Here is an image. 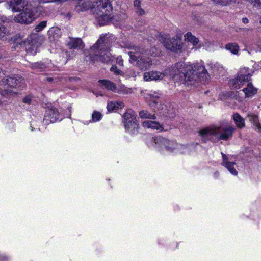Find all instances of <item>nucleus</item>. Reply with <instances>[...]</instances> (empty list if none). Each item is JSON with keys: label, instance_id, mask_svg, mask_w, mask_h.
Masks as SVG:
<instances>
[{"label": "nucleus", "instance_id": "obj_30", "mask_svg": "<svg viewBox=\"0 0 261 261\" xmlns=\"http://www.w3.org/2000/svg\"><path fill=\"white\" fill-rule=\"evenodd\" d=\"M47 65L42 62L32 63L31 65V67L32 69L39 71L44 70L45 68H47Z\"/></svg>", "mask_w": 261, "mask_h": 261}, {"label": "nucleus", "instance_id": "obj_28", "mask_svg": "<svg viewBox=\"0 0 261 261\" xmlns=\"http://www.w3.org/2000/svg\"><path fill=\"white\" fill-rule=\"evenodd\" d=\"M139 117L142 119L155 120L156 118L155 114H151L147 110H142L139 112Z\"/></svg>", "mask_w": 261, "mask_h": 261}, {"label": "nucleus", "instance_id": "obj_5", "mask_svg": "<svg viewBox=\"0 0 261 261\" xmlns=\"http://www.w3.org/2000/svg\"><path fill=\"white\" fill-rule=\"evenodd\" d=\"M113 0H99L95 9L96 18L100 25L106 24L112 19Z\"/></svg>", "mask_w": 261, "mask_h": 261}, {"label": "nucleus", "instance_id": "obj_2", "mask_svg": "<svg viewBox=\"0 0 261 261\" xmlns=\"http://www.w3.org/2000/svg\"><path fill=\"white\" fill-rule=\"evenodd\" d=\"M126 47L130 50L128 52L130 63L135 64L142 70L148 69L152 64L151 59L146 58L144 55L156 56L160 53L155 47L151 48L148 54L145 53L143 48L137 46L129 45Z\"/></svg>", "mask_w": 261, "mask_h": 261}, {"label": "nucleus", "instance_id": "obj_31", "mask_svg": "<svg viewBox=\"0 0 261 261\" xmlns=\"http://www.w3.org/2000/svg\"><path fill=\"white\" fill-rule=\"evenodd\" d=\"M115 92L119 94H129L132 92L131 88H129L123 85H119Z\"/></svg>", "mask_w": 261, "mask_h": 261}, {"label": "nucleus", "instance_id": "obj_24", "mask_svg": "<svg viewBox=\"0 0 261 261\" xmlns=\"http://www.w3.org/2000/svg\"><path fill=\"white\" fill-rule=\"evenodd\" d=\"M134 7L135 12L139 16H143L145 14V10L141 7L140 0H135L134 1Z\"/></svg>", "mask_w": 261, "mask_h": 261}, {"label": "nucleus", "instance_id": "obj_9", "mask_svg": "<svg viewBox=\"0 0 261 261\" xmlns=\"http://www.w3.org/2000/svg\"><path fill=\"white\" fill-rule=\"evenodd\" d=\"M161 35V41L164 46L171 51L181 50L182 46L180 40L174 38H170L168 35Z\"/></svg>", "mask_w": 261, "mask_h": 261}, {"label": "nucleus", "instance_id": "obj_1", "mask_svg": "<svg viewBox=\"0 0 261 261\" xmlns=\"http://www.w3.org/2000/svg\"><path fill=\"white\" fill-rule=\"evenodd\" d=\"M165 77H170L177 82L188 85H193L199 80L205 82L210 79L203 65L199 63L187 64L183 62H178L174 66L166 68L163 72L152 71L143 74V79L146 81H160Z\"/></svg>", "mask_w": 261, "mask_h": 261}, {"label": "nucleus", "instance_id": "obj_33", "mask_svg": "<svg viewBox=\"0 0 261 261\" xmlns=\"http://www.w3.org/2000/svg\"><path fill=\"white\" fill-rule=\"evenodd\" d=\"M102 115L101 114L97 111H93L92 116L91 122H96L100 121L102 119Z\"/></svg>", "mask_w": 261, "mask_h": 261}, {"label": "nucleus", "instance_id": "obj_35", "mask_svg": "<svg viewBox=\"0 0 261 261\" xmlns=\"http://www.w3.org/2000/svg\"><path fill=\"white\" fill-rule=\"evenodd\" d=\"M214 2L221 5L222 6H227L229 5L231 0H212Z\"/></svg>", "mask_w": 261, "mask_h": 261}, {"label": "nucleus", "instance_id": "obj_25", "mask_svg": "<svg viewBox=\"0 0 261 261\" xmlns=\"http://www.w3.org/2000/svg\"><path fill=\"white\" fill-rule=\"evenodd\" d=\"M225 49L233 55H238L240 47L239 45L236 43H229L225 45Z\"/></svg>", "mask_w": 261, "mask_h": 261}, {"label": "nucleus", "instance_id": "obj_15", "mask_svg": "<svg viewBox=\"0 0 261 261\" xmlns=\"http://www.w3.org/2000/svg\"><path fill=\"white\" fill-rule=\"evenodd\" d=\"M223 161L221 163L222 165L225 167L230 173L233 175H237L238 171L235 169L234 166L236 165L234 162H230L228 161V157L223 153H221Z\"/></svg>", "mask_w": 261, "mask_h": 261}, {"label": "nucleus", "instance_id": "obj_39", "mask_svg": "<svg viewBox=\"0 0 261 261\" xmlns=\"http://www.w3.org/2000/svg\"><path fill=\"white\" fill-rule=\"evenodd\" d=\"M46 81L49 83H56L58 81V79L56 77H48Z\"/></svg>", "mask_w": 261, "mask_h": 261}, {"label": "nucleus", "instance_id": "obj_37", "mask_svg": "<svg viewBox=\"0 0 261 261\" xmlns=\"http://www.w3.org/2000/svg\"><path fill=\"white\" fill-rule=\"evenodd\" d=\"M107 108L109 112H112L116 110L115 102L112 101L109 102L107 105Z\"/></svg>", "mask_w": 261, "mask_h": 261}, {"label": "nucleus", "instance_id": "obj_7", "mask_svg": "<svg viewBox=\"0 0 261 261\" xmlns=\"http://www.w3.org/2000/svg\"><path fill=\"white\" fill-rule=\"evenodd\" d=\"M124 127L126 131L131 134L138 132L139 124L138 123L136 115L132 110H128L124 114Z\"/></svg>", "mask_w": 261, "mask_h": 261}, {"label": "nucleus", "instance_id": "obj_22", "mask_svg": "<svg viewBox=\"0 0 261 261\" xmlns=\"http://www.w3.org/2000/svg\"><path fill=\"white\" fill-rule=\"evenodd\" d=\"M233 119L237 127L242 128L245 127L244 119L238 113H234L232 116Z\"/></svg>", "mask_w": 261, "mask_h": 261}, {"label": "nucleus", "instance_id": "obj_32", "mask_svg": "<svg viewBox=\"0 0 261 261\" xmlns=\"http://www.w3.org/2000/svg\"><path fill=\"white\" fill-rule=\"evenodd\" d=\"M10 35L9 31L3 25H0V38L6 39Z\"/></svg>", "mask_w": 261, "mask_h": 261}, {"label": "nucleus", "instance_id": "obj_21", "mask_svg": "<svg viewBox=\"0 0 261 261\" xmlns=\"http://www.w3.org/2000/svg\"><path fill=\"white\" fill-rule=\"evenodd\" d=\"M244 83H245V82L243 80L242 78L239 77L238 74L234 79L230 80L229 83L230 86L234 89L240 88L241 86Z\"/></svg>", "mask_w": 261, "mask_h": 261}, {"label": "nucleus", "instance_id": "obj_41", "mask_svg": "<svg viewBox=\"0 0 261 261\" xmlns=\"http://www.w3.org/2000/svg\"><path fill=\"white\" fill-rule=\"evenodd\" d=\"M254 7L261 9V0H256Z\"/></svg>", "mask_w": 261, "mask_h": 261}, {"label": "nucleus", "instance_id": "obj_20", "mask_svg": "<svg viewBox=\"0 0 261 261\" xmlns=\"http://www.w3.org/2000/svg\"><path fill=\"white\" fill-rule=\"evenodd\" d=\"M100 85L107 90L115 92L116 90V85L108 80H100L99 81Z\"/></svg>", "mask_w": 261, "mask_h": 261}, {"label": "nucleus", "instance_id": "obj_36", "mask_svg": "<svg viewBox=\"0 0 261 261\" xmlns=\"http://www.w3.org/2000/svg\"><path fill=\"white\" fill-rule=\"evenodd\" d=\"M110 71L116 75H123L122 71L119 69L116 65H113L110 68Z\"/></svg>", "mask_w": 261, "mask_h": 261}, {"label": "nucleus", "instance_id": "obj_47", "mask_svg": "<svg viewBox=\"0 0 261 261\" xmlns=\"http://www.w3.org/2000/svg\"><path fill=\"white\" fill-rule=\"evenodd\" d=\"M1 91H3L2 90H1ZM8 95H3L2 94V91H1V93L0 94V97H2V96H7ZM3 103V100L2 99H0V104H2Z\"/></svg>", "mask_w": 261, "mask_h": 261}, {"label": "nucleus", "instance_id": "obj_26", "mask_svg": "<svg viewBox=\"0 0 261 261\" xmlns=\"http://www.w3.org/2000/svg\"><path fill=\"white\" fill-rule=\"evenodd\" d=\"M248 118H249V121L252 123L253 125L256 127V128L258 130H261V124L259 122L258 117L256 115L253 114H248Z\"/></svg>", "mask_w": 261, "mask_h": 261}, {"label": "nucleus", "instance_id": "obj_11", "mask_svg": "<svg viewBox=\"0 0 261 261\" xmlns=\"http://www.w3.org/2000/svg\"><path fill=\"white\" fill-rule=\"evenodd\" d=\"M34 19L33 12L29 9H26L23 12L15 16V21L20 23L29 24Z\"/></svg>", "mask_w": 261, "mask_h": 261}, {"label": "nucleus", "instance_id": "obj_13", "mask_svg": "<svg viewBox=\"0 0 261 261\" xmlns=\"http://www.w3.org/2000/svg\"><path fill=\"white\" fill-rule=\"evenodd\" d=\"M8 8H11L14 12H19L23 10L27 4L25 0H11L6 3Z\"/></svg>", "mask_w": 261, "mask_h": 261}, {"label": "nucleus", "instance_id": "obj_34", "mask_svg": "<svg viewBox=\"0 0 261 261\" xmlns=\"http://www.w3.org/2000/svg\"><path fill=\"white\" fill-rule=\"evenodd\" d=\"M47 25L46 21H42L40 22L38 25L35 27V30L36 32H39L40 31L43 30Z\"/></svg>", "mask_w": 261, "mask_h": 261}, {"label": "nucleus", "instance_id": "obj_16", "mask_svg": "<svg viewBox=\"0 0 261 261\" xmlns=\"http://www.w3.org/2000/svg\"><path fill=\"white\" fill-rule=\"evenodd\" d=\"M142 126L147 128L157 130L160 132L164 130L163 125L159 122L153 120H146L143 122Z\"/></svg>", "mask_w": 261, "mask_h": 261}, {"label": "nucleus", "instance_id": "obj_8", "mask_svg": "<svg viewBox=\"0 0 261 261\" xmlns=\"http://www.w3.org/2000/svg\"><path fill=\"white\" fill-rule=\"evenodd\" d=\"M150 142L152 146L154 147L165 148L167 151L171 152H173L177 146L175 142L160 136L151 138Z\"/></svg>", "mask_w": 261, "mask_h": 261}, {"label": "nucleus", "instance_id": "obj_46", "mask_svg": "<svg viewBox=\"0 0 261 261\" xmlns=\"http://www.w3.org/2000/svg\"><path fill=\"white\" fill-rule=\"evenodd\" d=\"M219 173L218 171H216L214 173L215 178H217L219 177Z\"/></svg>", "mask_w": 261, "mask_h": 261}, {"label": "nucleus", "instance_id": "obj_19", "mask_svg": "<svg viewBox=\"0 0 261 261\" xmlns=\"http://www.w3.org/2000/svg\"><path fill=\"white\" fill-rule=\"evenodd\" d=\"M150 98L149 105L151 108L156 107V104H158V101L163 100L162 99V94L159 92H153L149 94Z\"/></svg>", "mask_w": 261, "mask_h": 261}, {"label": "nucleus", "instance_id": "obj_50", "mask_svg": "<svg viewBox=\"0 0 261 261\" xmlns=\"http://www.w3.org/2000/svg\"><path fill=\"white\" fill-rule=\"evenodd\" d=\"M2 1V0H0V2Z\"/></svg>", "mask_w": 261, "mask_h": 261}, {"label": "nucleus", "instance_id": "obj_17", "mask_svg": "<svg viewBox=\"0 0 261 261\" xmlns=\"http://www.w3.org/2000/svg\"><path fill=\"white\" fill-rule=\"evenodd\" d=\"M48 39L50 41H55L58 40L61 36V31L58 27H53L50 28L47 32Z\"/></svg>", "mask_w": 261, "mask_h": 261}, {"label": "nucleus", "instance_id": "obj_4", "mask_svg": "<svg viewBox=\"0 0 261 261\" xmlns=\"http://www.w3.org/2000/svg\"><path fill=\"white\" fill-rule=\"evenodd\" d=\"M1 89L3 95H9L17 94L19 90H22L25 86L24 80L20 76L16 75L7 77L0 82Z\"/></svg>", "mask_w": 261, "mask_h": 261}, {"label": "nucleus", "instance_id": "obj_18", "mask_svg": "<svg viewBox=\"0 0 261 261\" xmlns=\"http://www.w3.org/2000/svg\"><path fill=\"white\" fill-rule=\"evenodd\" d=\"M253 72V71L252 69L244 67L240 69L238 74L239 75V77L242 78L246 83L250 80Z\"/></svg>", "mask_w": 261, "mask_h": 261}, {"label": "nucleus", "instance_id": "obj_49", "mask_svg": "<svg viewBox=\"0 0 261 261\" xmlns=\"http://www.w3.org/2000/svg\"><path fill=\"white\" fill-rule=\"evenodd\" d=\"M260 21V22L261 23V18H260V21Z\"/></svg>", "mask_w": 261, "mask_h": 261}, {"label": "nucleus", "instance_id": "obj_44", "mask_svg": "<svg viewBox=\"0 0 261 261\" xmlns=\"http://www.w3.org/2000/svg\"><path fill=\"white\" fill-rule=\"evenodd\" d=\"M39 2L43 3L56 2V0H39Z\"/></svg>", "mask_w": 261, "mask_h": 261}, {"label": "nucleus", "instance_id": "obj_6", "mask_svg": "<svg viewBox=\"0 0 261 261\" xmlns=\"http://www.w3.org/2000/svg\"><path fill=\"white\" fill-rule=\"evenodd\" d=\"M116 37L112 35H102L96 43L91 47L92 51H110V48L114 45Z\"/></svg>", "mask_w": 261, "mask_h": 261}, {"label": "nucleus", "instance_id": "obj_29", "mask_svg": "<svg viewBox=\"0 0 261 261\" xmlns=\"http://www.w3.org/2000/svg\"><path fill=\"white\" fill-rule=\"evenodd\" d=\"M185 40L191 42L194 46H196L199 42V39L193 36L191 32H188L185 35Z\"/></svg>", "mask_w": 261, "mask_h": 261}, {"label": "nucleus", "instance_id": "obj_27", "mask_svg": "<svg viewBox=\"0 0 261 261\" xmlns=\"http://www.w3.org/2000/svg\"><path fill=\"white\" fill-rule=\"evenodd\" d=\"M156 107L151 108L154 112L161 111L163 114H168V112L166 111V106L163 103V100L158 101V104L156 105Z\"/></svg>", "mask_w": 261, "mask_h": 261}, {"label": "nucleus", "instance_id": "obj_10", "mask_svg": "<svg viewBox=\"0 0 261 261\" xmlns=\"http://www.w3.org/2000/svg\"><path fill=\"white\" fill-rule=\"evenodd\" d=\"M59 120H61L58 110L55 107L48 108L43 119V122L45 125L55 123Z\"/></svg>", "mask_w": 261, "mask_h": 261}, {"label": "nucleus", "instance_id": "obj_38", "mask_svg": "<svg viewBox=\"0 0 261 261\" xmlns=\"http://www.w3.org/2000/svg\"><path fill=\"white\" fill-rule=\"evenodd\" d=\"M212 69L214 72L219 71L222 70V67L219 63H215L211 66Z\"/></svg>", "mask_w": 261, "mask_h": 261}, {"label": "nucleus", "instance_id": "obj_23", "mask_svg": "<svg viewBox=\"0 0 261 261\" xmlns=\"http://www.w3.org/2000/svg\"><path fill=\"white\" fill-rule=\"evenodd\" d=\"M246 97H249L255 94L257 92V89L253 86L251 83H248L246 88L243 89Z\"/></svg>", "mask_w": 261, "mask_h": 261}, {"label": "nucleus", "instance_id": "obj_43", "mask_svg": "<svg viewBox=\"0 0 261 261\" xmlns=\"http://www.w3.org/2000/svg\"><path fill=\"white\" fill-rule=\"evenodd\" d=\"M32 99L30 96H26L23 98V101L28 104H30L31 103Z\"/></svg>", "mask_w": 261, "mask_h": 261}, {"label": "nucleus", "instance_id": "obj_42", "mask_svg": "<svg viewBox=\"0 0 261 261\" xmlns=\"http://www.w3.org/2000/svg\"><path fill=\"white\" fill-rule=\"evenodd\" d=\"M116 104V109L118 108H122L124 107V103L122 101H115Z\"/></svg>", "mask_w": 261, "mask_h": 261}, {"label": "nucleus", "instance_id": "obj_3", "mask_svg": "<svg viewBox=\"0 0 261 261\" xmlns=\"http://www.w3.org/2000/svg\"><path fill=\"white\" fill-rule=\"evenodd\" d=\"M235 128L230 125H222L220 126H214L202 129L199 134L202 137L215 136L219 140H227L231 137Z\"/></svg>", "mask_w": 261, "mask_h": 261}, {"label": "nucleus", "instance_id": "obj_12", "mask_svg": "<svg viewBox=\"0 0 261 261\" xmlns=\"http://www.w3.org/2000/svg\"><path fill=\"white\" fill-rule=\"evenodd\" d=\"M91 54L94 56L96 60H98L103 63H108L112 60V56L110 51L101 50L99 51H92Z\"/></svg>", "mask_w": 261, "mask_h": 261}, {"label": "nucleus", "instance_id": "obj_14", "mask_svg": "<svg viewBox=\"0 0 261 261\" xmlns=\"http://www.w3.org/2000/svg\"><path fill=\"white\" fill-rule=\"evenodd\" d=\"M67 46L70 49L83 50L85 44L80 38H70L67 43Z\"/></svg>", "mask_w": 261, "mask_h": 261}, {"label": "nucleus", "instance_id": "obj_48", "mask_svg": "<svg viewBox=\"0 0 261 261\" xmlns=\"http://www.w3.org/2000/svg\"><path fill=\"white\" fill-rule=\"evenodd\" d=\"M3 74L2 73V69L0 68V77H1V74Z\"/></svg>", "mask_w": 261, "mask_h": 261}, {"label": "nucleus", "instance_id": "obj_45", "mask_svg": "<svg viewBox=\"0 0 261 261\" xmlns=\"http://www.w3.org/2000/svg\"><path fill=\"white\" fill-rule=\"evenodd\" d=\"M242 22L244 23H248L249 22V20L246 17H245V18H242Z\"/></svg>", "mask_w": 261, "mask_h": 261}, {"label": "nucleus", "instance_id": "obj_40", "mask_svg": "<svg viewBox=\"0 0 261 261\" xmlns=\"http://www.w3.org/2000/svg\"><path fill=\"white\" fill-rule=\"evenodd\" d=\"M117 63L120 66L123 65V60L121 56H119L116 59Z\"/></svg>", "mask_w": 261, "mask_h": 261}]
</instances>
